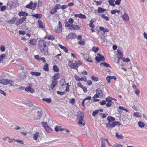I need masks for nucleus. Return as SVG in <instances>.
I'll return each mask as SVG.
<instances>
[{"mask_svg": "<svg viewBox=\"0 0 147 147\" xmlns=\"http://www.w3.org/2000/svg\"><path fill=\"white\" fill-rule=\"evenodd\" d=\"M38 47L41 52L45 55L48 53V48L46 45V42L43 40H39L38 43Z\"/></svg>", "mask_w": 147, "mask_h": 147, "instance_id": "1", "label": "nucleus"}, {"mask_svg": "<svg viewBox=\"0 0 147 147\" xmlns=\"http://www.w3.org/2000/svg\"><path fill=\"white\" fill-rule=\"evenodd\" d=\"M81 65V64L79 63L76 62L73 63L71 61H69L68 66L72 69H77L78 67Z\"/></svg>", "mask_w": 147, "mask_h": 147, "instance_id": "2", "label": "nucleus"}, {"mask_svg": "<svg viewBox=\"0 0 147 147\" xmlns=\"http://www.w3.org/2000/svg\"><path fill=\"white\" fill-rule=\"evenodd\" d=\"M98 56H96L95 57V60L97 61L96 63H98L100 61H104L105 60V57L100 53H98L97 54Z\"/></svg>", "mask_w": 147, "mask_h": 147, "instance_id": "3", "label": "nucleus"}, {"mask_svg": "<svg viewBox=\"0 0 147 147\" xmlns=\"http://www.w3.org/2000/svg\"><path fill=\"white\" fill-rule=\"evenodd\" d=\"M112 124H111L110 123H106V126L107 127H110L111 128H113L116 125H121V124L118 121H115L112 122Z\"/></svg>", "mask_w": 147, "mask_h": 147, "instance_id": "4", "label": "nucleus"}, {"mask_svg": "<svg viewBox=\"0 0 147 147\" xmlns=\"http://www.w3.org/2000/svg\"><path fill=\"white\" fill-rule=\"evenodd\" d=\"M13 81L7 79H3L0 80V83L4 85L10 84L12 83Z\"/></svg>", "mask_w": 147, "mask_h": 147, "instance_id": "5", "label": "nucleus"}, {"mask_svg": "<svg viewBox=\"0 0 147 147\" xmlns=\"http://www.w3.org/2000/svg\"><path fill=\"white\" fill-rule=\"evenodd\" d=\"M77 119L79 120L78 122V123L80 125L83 124L82 121H84V118L83 114L82 113L80 112V114L78 115L77 116Z\"/></svg>", "mask_w": 147, "mask_h": 147, "instance_id": "6", "label": "nucleus"}, {"mask_svg": "<svg viewBox=\"0 0 147 147\" xmlns=\"http://www.w3.org/2000/svg\"><path fill=\"white\" fill-rule=\"evenodd\" d=\"M36 3L33 4V2L32 1H31L26 6V7L27 8L34 10L36 7Z\"/></svg>", "mask_w": 147, "mask_h": 147, "instance_id": "7", "label": "nucleus"}, {"mask_svg": "<svg viewBox=\"0 0 147 147\" xmlns=\"http://www.w3.org/2000/svg\"><path fill=\"white\" fill-rule=\"evenodd\" d=\"M76 38V34L73 33H71L68 34L66 37V39H72Z\"/></svg>", "mask_w": 147, "mask_h": 147, "instance_id": "8", "label": "nucleus"}, {"mask_svg": "<svg viewBox=\"0 0 147 147\" xmlns=\"http://www.w3.org/2000/svg\"><path fill=\"white\" fill-rule=\"evenodd\" d=\"M58 84V82L57 80H53L51 84L50 87L51 89L53 90L54 88Z\"/></svg>", "mask_w": 147, "mask_h": 147, "instance_id": "9", "label": "nucleus"}, {"mask_svg": "<svg viewBox=\"0 0 147 147\" xmlns=\"http://www.w3.org/2000/svg\"><path fill=\"white\" fill-rule=\"evenodd\" d=\"M69 29L71 30H80V28L78 25L75 24H71L70 27H69Z\"/></svg>", "mask_w": 147, "mask_h": 147, "instance_id": "10", "label": "nucleus"}, {"mask_svg": "<svg viewBox=\"0 0 147 147\" xmlns=\"http://www.w3.org/2000/svg\"><path fill=\"white\" fill-rule=\"evenodd\" d=\"M115 120V118L111 116H109L107 117V120L108 121V123L111 124H112V122Z\"/></svg>", "mask_w": 147, "mask_h": 147, "instance_id": "11", "label": "nucleus"}, {"mask_svg": "<svg viewBox=\"0 0 147 147\" xmlns=\"http://www.w3.org/2000/svg\"><path fill=\"white\" fill-rule=\"evenodd\" d=\"M25 90L26 92H30L31 93H33L34 92V90L30 86H28L25 89Z\"/></svg>", "mask_w": 147, "mask_h": 147, "instance_id": "12", "label": "nucleus"}, {"mask_svg": "<svg viewBox=\"0 0 147 147\" xmlns=\"http://www.w3.org/2000/svg\"><path fill=\"white\" fill-rule=\"evenodd\" d=\"M38 24L39 28H45V25L44 22H42L40 20H39L38 21Z\"/></svg>", "mask_w": 147, "mask_h": 147, "instance_id": "13", "label": "nucleus"}, {"mask_svg": "<svg viewBox=\"0 0 147 147\" xmlns=\"http://www.w3.org/2000/svg\"><path fill=\"white\" fill-rule=\"evenodd\" d=\"M18 15L20 17H26L28 15V14L25 11H20L19 12Z\"/></svg>", "mask_w": 147, "mask_h": 147, "instance_id": "14", "label": "nucleus"}, {"mask_svg": "<svg viewBox=\"0 0 147 147\" xmlns=\"http://www.w3.org/2000/svg\"><path fill=\"white\" fill-rule=\"evenodd\" d=\"M96 93L98 94L100 97H102L103 95V94L102 91L99 88L96 89Z\"/></svg>", "mask_w": 147, "mask_h": 147, "instance_id": "15", "label": "nucleus"}, {"mask_svg": "<svg viewBox=\"0 0 147 147\" xmlns=\"http://www.w3.org/2000/svg\"><path fill=\"white\" fill-rule=\"evenodd\" d=\"M60 77V74L59 73L55 74L52 77L53 80H55L59 79Z\"/></svg>", "mask_w": 147, "mask_h": 147, "instance_id": "16", "label": "nucleus"}, {"mask_svg": "<svg viewBox=\"0 0 147 147\" xmlns=\"http://www.w3.org/2000/svg\"><path fill=\"white\" fill-rule=\"evenodd\" d=\"M46 38L49 40H53L55 39V37L51 35H47L46 36L45 38V39Z\"/></svg>", "mask_w": 147, "mask_h": 147, "instance_id": "17", "label": "nucleus"}, {"mask_svg": "<svg viewBox=\"0 0 147 147\" xmlns=\"http://www.w3.org/2000/svg\"><path fill=\"white\" fill-rule=\"evenodd\" d=\"M122 18L123 21H128L129 20V17L127 14L125 13L122 16Z\"/></svg>", "mask_w": 147, "mask_h": 147, "instance_id": "18", "label": "nucleus"}, {"mask_svg": "<svg viewBox=\"0 0 147 147\" xmlns=\"http://www.w3.org/2000/svg\"><path fill=\"white\" fill-rule=\"evenodd\" d=\"M37 113L38 114L37 116L38 119H40L42 115L43 112L40 109L39 110L37 111Z\"/></svg>", "mask_w": 147, "mask_h": 147, "instance_id": "19", "label": "nucleus"}, {"mask_svg": "<svg viewBox=\"0 0 147 147\" xmlns=\"http://www.w3.org/2000/svg\"><path fill=\"white\" fill-rule=\"evenodd\" d=\"M26 17H23L18 20V22L19 23L22 24L24 21L26 20Z\"/></svg>", "mask_w": 147, "mask_h": 147, "instance_id": "20", "label": "nucleus"}, {"mask_svg": "<svg viewBox=\"0 0 147 147\" xmlns=\"http://www.w3.org/2000/svg\"><path fill=\"white\" fill-rule=\"evenodd\" d=\"M32 16L35 17L37 19H40L42 17V14H40L36 13V14L31 15Z\"/></svg>", "mask_w": 147, "mask_h": 147, "instance_id": "21", "label": "nucleus"}, {"mask_svg": "<svg viewBox=\"0 0 147 147\" xmlns=\"http://www.w3.org/2000/svg\"><path fill=\"white\" fill-rule=\"evenodd\" d=\"M99 30L101 31H102L104 33L109 32V30L107 28H104L103 27L100 26L99 27Z\"/></svg>", "mask_w": 147, "mask_h": 147, "instance_id": "22", "label": "nucleus"}, {"mask_svg": "<svg viewBox=\"0 0 147 147\" xmlns=\"http://www.w3.org/2000/svg\"><path fill=\"white\" fill-rule=\"evenodd\" d=\"M30 74L34 76H40L41 75V73L39 72H34V71H31L30 72Z\"/></svg>", "mask_w": 147, "mask_h": 147, "instance_id": "23", "label": "nucleus"}, {"mask_svg": "<svg viewBox=\"0 0 147 147\" xmlns=\"http://www.w3.org/2000/svg\"><path fill=\"white\" fill-rule=\"evenodd\" d=\"M16 18H14L12 19H11L10 20H8L7 21V22L10 24H12L14 23L16 21Z\"/></svg>", "mask_w": 147, "mask_h": 147, "instance_id": "24", "label": "nucleus"}, {"mask_svg": "<svg viewBox=\"0 0 147 147\" xmlns=\"http://www.w3.org/2000/svg\"><path fill=\"white\" fill-rule=\"evenodd\" d=\"M55 129L56 132H58L59 131H61L63 130V129L61 128V127L60 126H56Z\"/></svg>", "mask_w": 147, "mask_h": 147, "instance_id": "25", "label": "nucleus"}, {"mask_svg": "<svg viewBox=\"0 0 147 147\" xmlns=\"http://www.w3.org/2000/svg\"><path fill=\"white\" fill-rule=\"evenodd\" d=\"M116 137L118 139H123L124 138V137L121 134H119L118 133H115Z\"/></svg>", "mask_w": 147, "mask_h": 147, "instance_id": "26", "label": "nucleus"}, {"mask_svg": "<svg viewBox=\"0 0 147 147\" xmlns=\"http://www.w3.org/2000/svg\"><path fill=\"white\" fill-rule=\"evenodd\" d=\"M106 10V9H105L104 8H102L100 7H98V10H97L98 12L99 13H102V12L105 11Z\"/></svg>", "mask_w": 147, "mask_h": 147, "instance_id": "27", "label": "nucleus"}, {"mask_svg": "<svg viewBox=\"0 0 147 147\" xmlns=\"http://www.w3.org/2000/svg\"><path fill=\"white\" fill-rule=\"evenodd\" d=\"M59 46L65 52L67 53L68 52V50L64 46H63L59 44Z\"/></svg>", "mask_w": 147, "mask_h": 147, "instance_id": "28", "label": "nucleus"}, {"mask_svg": "<svg viewBox=\"0 0 147 147\" xmlns=\"http://www.w3.org/2000/svg\"><path fill=\"white\" fill-rule=\"evenodd\" d=\"M53 70L55 72H57L59 71V69L57 66L56 65H53Z\"/></svg>", "mask_w": 147, "mask_h": 147, "instance_id": "29", "label": "nucleus"}, {"mask_svg": "<svg viewBox=\"0 0 147 147\" xmlns=\"http://www.w3.org/2000/svg\"><path fill=\"white\" fill-rule=\"evenodd\" d=\"M43 69L46 71H49V65L47 63H46L44 65Z\"/></svg>", "mask_w": 147, "mask_h": 147, "instance_id": "30", "label": "nucleus"}, {"mask_svg": "<svg viewBox=\"0 0 147 147\" xmlns=\"http://www.w3.org/2000/svg\"><path fill=\"white\" fill-rule=\"evenodd\" d=\"M102 65L104 66L105 67H110L111 68L110 65L108 64H107L106 62H104V63H100V65Z\"/></svg>", "mask_w": 147, "mask_h": 147, "instance_id": "31", "label": "nucleus"}, {"mask_svg": "<svg viewBox=\"0 0 147 147\" xmlns=\"http://www.w3.org/2000/svg\"><path fill=\"white\" fill-rule=\"evenodd\" d=\"M138 125L139 127L141 128L144 127L145 126V123H144L140 121L138 123Z\"/></svg>", "mask_w": 147, "mask_h": 147, "instance_id": "32", "label": "nucleus"}, {"mask_svg": "<svg viewBox=\"0 0 147 147\" xmlns=\"http://www.w3.org/2000/svg\"><path fill=\"white\" fill-rule=\"evenodd\" d=\"M98 38L100 39V40L102 42H107V40L105 39V37L104 38H102L100 35H99L98 36Z\"/></svg>", "mask_w": 147, "mask_h": 147, "instance_id": "33", "label": "nucleus"}, {"mask_svg": "<svg viewBox=\"0 0 147 147\" xmlns=\"http://www.w3.org/2000/svg\"><path fill=\"white\" fill-rule=\"evenodd\" d=\"M42 100L48 103H50L51 102V99L50 98H43Z\"/></svg>", "mask_w": 147, "mask_h": 147, "instance_id": "34", "label": "nucleus"}, {"mask_svg": "<svg viewBox=\"0 0 147 147\" xmlns=\"http://www.w3.org/2000/svg\"><path fill=\"white\" fill-rule=\"evenodd\" d=\"M29 43L32 45H35L36 44V40L34 39H31L30 40Z\"/></svg>", "mask_w": 147, "mask_h": 147, "instance_id": "35", "label": "nucleus"}, {"mask_svg": "<svg viewBox=\"0 0 147 147\" xmlns=\"http://www.w3.org/2000/svg\"><path fill=\"white\" fill-rule=\"evenodd\" d=\"M115 1V0H109L108 2L113 7H114L115 6V4H114Z\"/></svg>", "mask_w": 147, "mask_h": 147, "instance_id": "36", "label": "nucleus"}, {"mask_svg": "<svg viewBox=\"0 0 147 147\" xmlns=\"http://www.w3.org/2000/svg\"><path fill=\"white\" fill-rule=\"evenodd\" d=\"M39 133L38 132L35 133L34 135L33 136V139L34 140H36L38 136Z\"/></svg>", "mask_w": 147, "mask_h": 147, "instance_id": "37", "label": "nucleus"}, {"mask_svg": "<svg viewBox=\"0 0 147 147\" xmlns=\"http://www.w3.org/2000/svg\"><path fill=\"white\" fill-rule=\"evenodd\" d=\"M111 13L112 14H114L116 12L119 13L120 11L119 10L117 9L112 10L111 11Z\"/></svg>", "mask_w": 147, "mask_h": 147, "instance_id": "38", "label": "nucleus"}, {"mask_svg": "<svg viewBox=\"0 0 147 147\" xmlns=\"http://www.w3.org/2000/svg\"><path fill=\"white\" fill-rule=\"evenodd\" d=\"M117 55L121 56V57H123V53L121 51V50L119 49H117Z\"/></svg>", "mask_w": 147, "mask_h": 147, "instance_id": "39", "label": "nucleus"}, {"mask_svg": "<svg viewBox=\"0 0 147 147\" xmlns=\"http://www.w3.org/2000/svg\"><path fill=\"white\" fill-rule=\"evenodd\" d=\"M57 12V10L54 7L51 10L50 13L51 14L53 15L55 13H56Z\"/></svg>", "mask_w": 147, "mask_h": 147, "instance_id": "40", "label": "nucleus"}, {"mask_svg": "<svg viewBox=\"0 0 147 147\" xmlns=\"http://www.w3.org/2000/svg\"><path fill=\"white\" fill-rule=\"evenodd\" d=\"M134 115L136 117H141L142 115L138 112H136L134 113Z\"/></svg>", "mask_w": 147, "mask_h": 147, "instance_id": "41", "label": "nucleus"}, {"mask_svg": "<svg viewBox=\"0 0 147 147\" xmlns=\"http://www.w3.org/2000/svg\"><path fill=\"white\" fill-rule=\"evenodd\" d=\"M5 54H2L0 55V62L3 61L5 58Z\"/></svg>", "mask_w": 147, "mask_h": 147, "instance_id": "42", "label": "nucleus"}, {"mask_svg": "<svg viewBox=\"0 0 147 147\" xmlns=\"http://www.w3.org/2000/svg\"><path fill=\"white\" fill-rule=\"evenodd\" d=\"M65 26L68 27L69 29V27H70L71 24H69L67 20H65Z\"/></svg>", "mask_w": 147, "mask_h": 147, "instance_id": "43", "label": "nucleus"}, {"mask_svg": "<svg viewBox=\"0 0 147 147\" xmlns=\"http://www.w3.org/2000/svg\"><path fill=\"white\" fill-rule=\"evenodd\" d=\"M45 128L47 132H49L51 130V127L48 125Z\"/></svg>", "mask_w": 147, "mask_h": 147, "instance_id": "44", "label": "nucleus"}, {"mask_svg": "<svg viewBox=\"0 0 147 147\" xmlns=\"http://www.w3.org/2000/svg\"><path fill=\"white\" fill-rule=\"evenodd\" d=\"M62 28H59L58 27L57 29L55 30V31L57 33H60L62 31Z\"/></svg>", "mask_w": 147, "mask_h": 147, "instance_id": "45", "label": "nucleus"}, {"mask_svg": "<svg viewBox=\"0 0 147 147\" xmlns=\"http://www.w3.org/2000/svg\"><path fill=\"white\" fill-rule=\"evenodd\" d=\"M101 17L102 18L105 20L107 21H108L109 20V18L107 16H105L104 14H102Z\"/></svg>", "mask_w": 147, "mask_h": 147, "instance_id": "46", "label": "nucleus"}, {"mask_svg": "<svg viewBox=\"0 0 147 147\" xmlns=\"http://www.w3.org/2000/svg\"><path fill=\"white\" fill-rule=\"evenodd\" d=\"M98 49L99 48L98 47H93L92 48V50L95 53H96L98 51Z\"/></svg>", "mask_w": 147, "mask_h": 147, "instance_id": "47", "label": "nucleus"}, {"mask_svg": "<svg viewBox=\"0 0 147 147\" xmlns=\"http://www.w3.org/2000/svg\"><path fill=\"white\" fill-rule=\"evenodd\" d=\"M106 101L108 103H111L112 101V98L111 97H107L106 98Z\"/></svg>", "mask_w": 147, "mask_h": 147, "instance_id": "48", "label": "nucleus"}, {"mask_svg": "<svg viewBox=\"0 0 147 147\" xmlns=\"http://www.w3.org/2000/svg\"><path fill=\"white\" fill-rule=\"evenodd\" d=\"M119 109L120 110H124L126 112H128V110L126 109H125L122 106H119L118 107Z\"/></svg>", "mask_w": 147, "mask_h": 147, "instance_id": "49", "label": "nucleus"}, {"mask_svg": "<svg viewBox=\"0 0 147 147\" xmlns=\"http://www.w3.org/2000/svg\"><path fill=\"white\" fill-rule=\"evenodd\" d=\"M98 113V111L97 110L94 111L92 113V115L94 116H95L96 115H97Z\"/></svg>", "mask_w": 147, "mask_h": 147, "instance_id": "50", "label": "nucleus"}, {"mask_svg": "<svg viewBox=\"0 0 147 147\" xmlns=\"http://www.w3.org/2000/svg\"><path fill=\"white\" fill-rule=\"evenodd\" d=\"M91 79L94 81H98V78L94 76H92L91 77Z\"/></svg>", "mask_w": 147, "mask_h": 147, "instance_id": "51", "label": "nucleus"}, {"mask_svg": "<svg viewBox=\"0 0 147 147\" xmlns=\"http://www.w3.org/2000/svg\"><path fill=\"white\" fill-rule=\"evenodd\" d=\"M79 18L81 19H85L86 18V16L84 14L81 13L80 14Z\"/></svg>", "mask_w": 147, "mask_h": 147, "instance_id": "52", "label": "nucleus"}, {"mask_svg": "<svg viewBox=\"0 0 147 147\" xmlns=\"http://www.w3.org/2000/svg\"><path fill=\"white\" fill-rule=\"evenodd\" d=\"M61 6L60 5L56 4L54 8L56 9H60L61 8Z\"/></svg>", "mask_w": 147, "mask_h": 147, "instance_id": "53", "label": "nucleus"}, {"mask_svg": "<svg viewBox=\"0 0 147 147\" xmlns=\"http://www.w3.org/2000/svg\"><path fill=\"white\" fill-rule=\"evenodd\" d=\"M0 10L1 11H3L5 10L6 8L5 6L4 5L0 7Z\"/></svg>", "mask_w": 147, "mask_h": 147, "instance_id": "54", "label": "nucleus"}, {"mask_svg": "<svg viewBox=\"0 0 147 147\" xmlns=\"http://www.w3.org/2000/svg\"><path fill=\"white\" fill-rule=\"evenodd\" d=\"M87 78L86 76H84L80 78V81H82L84 82L86 81Z\"/></svg>", "mask_w": 147, "mask_h": 147, "instance_id": "55", "label": "nucleus"}, {"mask_svg": "<svg viewBox=\"0 0 147 147\" xmlns=\"http://www.w3.org/2000/svg\"><path fill=\"white\" fill-rule=\"evenodd\" d=\"M39 61H42V62L44 63H45L46 62V60H45V58L43 57L40 58Z\"/></svg>", "mask_w": 147, "mask_h": 147, "instance_id": "56", "label": "nucleus"}, {"mask_svg": "<svg viewBox=\"0 0 147 147\" xmlns=\"http://www.w3.org/2000/svg\"><path fill=\"white\" fill-rule=\"evenodd\" d=\"M5 47L3 45H1L0 47V50L2 52H4L5 50Z\"/></svg>", "mask_w": 147, "mask_h": 147, "instance_id": "57", "label": "nucleus"}, {"mask_svg": "<svg viewBox=\"0 0 147 147\" xmlns=\"http://www.w3.org/2000/svg\"><path fill=\"white\" fill-rule=\"evenodd\" d=\"M102 115L101 116V117L102 118H105L107 117V116L108 115V114L107 113H101V114Z\"/></svg>", "mask_w": 147, "mask_h": 147, "instance_id": "58", "label": "nucleus"}, {"mask_svg": "<svg viewBox=\"0 0 147 147\" xmlns=\"http://www.w3.org/2000/svg\"><path fill=\"white\" fill-rule=\"evenodd\" d=\"M57 93L58 94H59L61 95H62L64 94L65 92H60L59 91H57Z\"/></svg>", "mask_w": 147, "mask_h": 147, "instance_id": "59", "label": "nucleus"}, {"mask_svg": "<svg viewBox=\"0 0 147 147\" xmlns=\"http://www.w3.org/2000/svg\"><path fill=\"white\" fill-rule=\"evenodd\" d=\"M106 80L109 83H110L111 82V79L110 77V76H108L106 77Z\"/></svg>", "mask_w": 147, "mask_h": 147, "instance_id": "60", "label": "nucleus"}, {"mask_svg": "<svg viewBox=\"0 0 147 147\" xmlns=\"http://www.w3.org/2000/svg\"><path fill=\"white\" fill-rule=\"evenodd\" d=\"M69 102L72 104H74L75 102V100L74 98L72 99L71 101H69Z\"/></svg>", "mask_w": 147, "mask_h": 147, "instance_id": "61", "label": "nucleus"}, {"mask_svg": "<svg viewBox=\"0 0 147 147\" xmlns=\"http://www.w3.org/2000/svg\"><path fill=\"white\" fill-rule=\"evenodd\" d=\"M19 33L20 35H24L26 33L25 31H24L20 30L19 31Z\"/></svg>", "mask_w": 147, "mask_h": 147, "instance_id": "62", "label": "nucleus"}, {"mask_svg": "<svg viewBox=\"0 0 147 147\" xmlns=\"http://www.w3.org/2000/svg\"><path fill=\"white\" fill-rule=\"evenodd\" d=\"M68 22L70 24H72L74 22V20L72 18H70L68 19Z\"/></svg>", "mask_w": 147, "mask_h": 147, "instance_id": "63", "label": "nucleus"}, {"mask_svg": "<svg viewBox=\"0 0 147 147\" xmlns=\"http://www.w3.org/2000/svg\"><path fill=\"white\" fill-rule=\"evenodd\" d=\"M115 147H122L123 146L120 144L116 143L114 145Z\"/></svg>", "mask_w": 147, "mask_h": 147, "instance_id": "64", "label": "nucleus"}]
</instances>
